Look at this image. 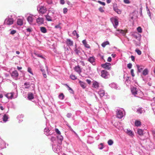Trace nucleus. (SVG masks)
<instances>
[{
  "mask_svg": "<svg viewBox=\"0 0 155 155\" xmlns=\"http://www.w3.org/2000/svg\"><path fill=\"white\" fill-rule=\"evenodd\" d=\"M50 139L51 142H53V144L58 143L59 144H61L63 140V137L61 135H58L57 136L53 134L50 135Z\"/></svg>",
  "mask_w": 155,
  "mask_h": 155,
  "instance_id": "obj_1",
  "label": "nucleus"
},
{
  "mask_svg": "<svg viewBox=\"0 0 155 155\" xmlns=\"http://www.w3.org/2000/svg\"><path fill=\"white\" fill-rule=\"evenodd\" d=\"M125 115V111L123 109H117V117L121 119Z\"/></svg>",
  "mask_w": 155,
  "mask_h": 155,
  "instance_id": "obj_2",
  "label": "nucleus"
},
{
  "mask_svg": "<svg viewBox=\"0 0 155 155\" xmlns=\"http://www.w3.org/2000/svg\"><path fill=\"white\" fill-rule=\"evenodd\" d=\"M17 92L15 90V92H12L10 93H8L5 95L6 97L8 99H12L16 98L17 97Z\"/></svg>",
  "mask_w": 155,
  "mask_h": 155,
  "instance_id": "obj_3",
  "label": "nucleus"
},
{
  "mask_svg": "<svg viewBox=\"0 0 155 155\" xmlns=\"http://www.w3.org/2000/svg\"><path fill=\"white\" fill-rule=\"evenodd\" d=\"M37 10L40 13L42 14L45 13L47 11L46 8L41 5H39L37 6Z\"/></svg>",
  "mask_w": 155,
  "mask_h": 155,
  "instance_id": "obj_4",
  "label": "nucleus"
},
{
  "mask_svg": "<svg viewBox=\"0 0 155 155\" xmlns=\"http://www.w3.org/2000/svg\"><path fill=\"white\" fill-rule=\"evenodd\" d=\"M14 20L13 18H12V17H8L6 18L4 21V24L7 25H11L13 24L14 23Z\"/></svg>",
  "mask_w": 155,
  "mask_h": 155,
  "instance_id": "obj_5",
  "label": "nucleus"
},
{
  "mask_svg": "<svg viewBox=\"0 0 155 155\" xmlns=\"http://www.w3.org/2000/svg\"><path fill=\"white\" fill-rule=\"evenodd\" d=\"M60 149V146L56 143L52 144V149L55 153H58L61 151Z\"/></svg>",
  "mask_w": 155,
  "mask_h": 155,
  "instance_id": "obj_6",
  "label": "nucleus"
},
{
  "mask_svg": "<svg viewBox=\"0 0 155 155\" xmlns=\"http://www.w3.org/2000/svg\"><path fill=\"white\" fill-rule=\"evenodd\" d=\"M101 76L105 79L108 78L110 77L108 72L105 70H102L101 72Z\"/></svg>",
  "mask_w": 155,
  "mask_h": 155,
  "instance_id": "obj_7",
  "label": "nucleus"
},
{
  "mask_svg": "<svg viewBox=\"0 0 155 155\" xmlns=\"http://www.w3.org/2000/svg\"><path fill=\"white\" fill-rule=\"evenodd\" d=\"M111 21L113 24V26L115 28H116L117 26L118 25V20L115 18H111Z\"/></svg>",
  "mask_w": 155,
  "mask_h": 155,
  "instance_id": "obj_8",
  "label": "nucleus"
},
{
  "mask_svg": "<svg viewBox=\"0 0 155 155\" xmlns=\"http://www.w3.org/2000/svg\"><path fill=\"white\" fill-rule=\"evenodd\" d=\"M35 17L34 15H30L27 18V20L29 23L31 25L33 24V22L34 20V17Z\"/></svg>",
  "mask_w": 155,
  "mask_h": 155,
  "instance_id": "obj_9",
  "label": "nucleus"
},
{
  "mask_svg": "<svg viewBox=\"0 0 155 155\" xmlns=\"http://www.w3.org/2000/svg\"><path fill=\"white\" fill-rule=\"evenodd\" d=\"M45 134L47 136H49L53 134L52 130H50L48 128H45L44 130Z\"/></svg>",
  "mask_w": 155,
  "mask_h": 155,
  "instance_id": "obj_10",
  "label": "nucleus"
},
{
  "mask_svg": "<svg viewBox=\"0 0 155 155\" xmlns=\"http://www.w3.org/2000/svg\"><path fill=\"white\" fill-rule=\"evenodd\" d=\"M95 59L94 56L90 57L88 59L87 61L90 62L92 65H95Z\"/></svg>",
  "mask_w": 155,
  "mask_h": 155,
  "instance_id": "obj_11",
  "label": "nucleus"
},
{
  "mask_svg": "<svg viewBox=\"0 0 155 155\" xmlns=\"http://www.w3.org/2000/svg\"><path fill=\"white\" fill-rule=\"evenodd\" d=\"M131 91L133 95H134L135 96L138 97V94L139 92L137 90L136 88L134 87L131 88Z\"/></svg>",
  "mask_w": 155,
  "mask_h": 155,
  "instance_id": "obj_12",
  "label": "nucleus"
},
{
  "mask_svg": "<svg viewBox=\"0 0 155 155\" xmlns=\"http://www.w3.org/2000/svg\"><path fill=\"white\" fill-rule=\"evenodd\" d=\"M66 43L68 46H72L73 45V41L70 39L67 38L66 41Z\"/></svg>",
  "mask_w": 155,
  "mask_h": 155,
  "instance_id": "obj_13",
  "label": "nucleus"
},
{
  "mask_svg": "<svg viewBox=\"0 0 155 155\" xmlns=\"http://www.w3.org/2000/svg\"><path fill=\"white\" fill-rule=\"evenodd\" d=\"M33 85L32 87L34 85L31 83L26 82L24 84V87L25 89H29L31 86Z\"/></svg>",
  "mask_w": 155,
  "mask_h": 155,
  "instance_id": "obj_14",
  "label": "nucleus"
},
{
  "mask_svg": "<svg viewBox=\"0 0 155 155\" xmlns=\"http://www.w3.org/2000/svg\"><path fill=\"white\" fill-rule=\"evenodd\" d=\"M44 20L42 18L38 17L36 19V22L39 25L43 24Z\"/></svg>",
  "mask_w": 155,
  "mask_h": 155,
  "instance_id": "obj_15",
  "label": "nucleus"
},
{
  "mask_svg": "<svg viewBox=\"0 0 155 155\" xmlns=\"http://www.w3.org/2000/svg\"><path fill=\"white\" fill-rule=\"evenodd\" d=\"M110 64L108 63H106L105 64H102V66L103 68L108 70L110 68Z\"/></svg>",
  "mask_w": 155,
  "mask_h": 155,
  "instance_id": "obj_16",
  "label": "nucleus"
},
{
  "mask_svg": "<svg viewBox=\"0 0 155 155\" xmlns=\"http://www.w3.org/2000/svg\"><path fill=\"white\" fill-rule=\"evenodd\" d=\"M109 86L112 88L117 89L118 88L117 85L115 83L113 82L109 84Z\"/></svg>",
  "mask_w": 155,
  "mask_h": 155,
  "instance_id": "obj_17",
  "label": "nucleus"
},
{
  "mask_svg": "<svg viewBox=\"0 0 155 155\" xmlns=\"http://www.w3.org/2000/svg\"><path fill=\"white\" fill-rule=\"evenodd\" d=\"M18 75V73L16 70L13 71L12 73L11 76L13 78H16Z\"/></svg>",
  "mask_w": 155,
  "mask_h": 155,
  "instance_id": "obj_18",
  "label": "nucleus"
},
{
  "mask_svg": "<svg viewBox=\"0 0 155 155\" xmlns=\"http://www.w3.org/2000/svg\"><path fill=\"white\" fill-rule=\"evenodd\" d=\"M74 70L78 74H80L81 71V68L79 65L75 66L74 68Z\"/></svg>",
  "mask_w": 155,
  "mask_h": 155,
  "instance_id": "obj_19",
  "label": "nucleus"
},
{
  "mask_svg": "<svg viewBox=\"0 0 155 155\" xmlns=\"http://www.w3.org/2000/svg\"><path fill=\"white\" fill-rule=\"evenodd\" d=\"M93 87L95 88H97L99 87V83L96 81H94L92 83Z\"/></svg>",
  "mask_w": 155,
  "mask_h": 155,
  "instance_id": "obj_20",
  "label": "nucleus"
},
{
  "mask_svg": "<svg viewBox=\"0 0 155 155\" xmlns=\"http://www.w3.org/2000/svg\"><path fill=\"white\" fill-rule=\"evenodd\" d=\"M28 100H31L34 98V96L33 94L31 92H29L28 94Z\"/></svg>",
  "mask_w": 155,
  "mask_h": 155,
  "instance_id": "obj_21",
  "label": "nucleus"
},
{
  "mask_svg": "<svg viewBox=\"0 0 155 155\" xmlns=\"http://www.w3.org/2000/svg\"><path fill=\"white\" fill-rule=\"evenodd\" d=\"M126 132L128 135L132 137L134 136L133 132L130 130L127 129Z\"/></svg>",
  "mask_w": 155,
  "mask_h": 155,
  "instance_id": "obj_22",
  "label": "nucleus"
},
{
  "mask_svg": "<svg viewBox=\"0 0 155 155\" xmlns=\"http://www.w3.org/2000/svg\"><path fill=\"white\" fill-rule=\"evenodd\" d=\"M17 24L20 26L22 25L23 24V19L18 18L17 21Z\"/></svg>",
  "mask_w": 155,
  "mask_h": 155,
  "instance_id": "obj_23",
  "label": "nucleus"
},
{
  "mask_svg": "<svg viewBox=\"0 0 155 155\" xmlns=\"http://www.w3.org/2000/svg\"><path fill=\"white\" fill-rule=\"evenodd\" d=\"M99 94L100 95L101 97H103L104 95L105 92L103 90H101L98 92Z\"/></svg>",
  "mask_w": 155,
  "mask_h": 155,
  "instance_id": "obj_24",
  "label": "nucleus"
},
{
  "mask_svg": "<svg viewBox=\"0 0 155 155\" xmlns=\"http://www.w3.org/2000/svg\"><path fill=\"white\" fill-rule=\"evenodd\" d=\"M82 42L85 47L88 48H90V46L87 44L86 40H83Z\"/></svg>",
  "mask_w": 155,
  "mask_h": 155,
  "instance_id": "obj_25",
  "label": "nucleus"
},
{
  "mask_svg": "<svg viewBox=\"0 0 155 155\" xmlns=\"http://www.w3.org/2000/svg\"><path fill=\"white\" fill-rule=\"evenodd\" d=\"M138 72H140L142 71L143 69L144 68V67L142 66H140L138 65H136Z\"/></svg>",
  "mask_w": 155,
  "mask_h": 155,
  "instance_id": "obj_26",
  "label": "nucleus"
},
{
  "mask_svg": "<svg viewBox=\"0 0 155 155\" xmlns=\"http://www.w3.org/2000/svg\"><path fill=\"white\" fill-rule=\"evenodd\" d=\"M79 83L81 86L83 88H85L86 87V85L85 83L83 81H80L79 82Z\"/></svg>",
  "mask_w": 155,
  "mask_h": 155,
  "instance_id": "obj_27",
  "label": "nucleus"
},
{
  "mask_svg": "<svg viewBox=\"0 0 155 155\" xmlns=\"http://www.w3.org/2000/svg\"><path fill=\"white\" fill-rule=\"evenodd\" d=\"M40 30L43 33H45L47 32V30L46 28L44 27H40Z\"/></svg>",
  "mask_w": 155,
  "mask_h": 155,
  "instance_id": "obj_28",
  "label": "nucleus"
},
{
  "mask_svg": "<svg viewBox=\"0 0 155 155\" xmlns=\"http://www.w3.org/2000/svg\"><path fill=\"white\" fill-rule=\"evenodd\" d=\"M8 118V116L6 114H4L3 116V120L4 122H5Z\"/></svg>",
  "mask_w": 155,
  "mask_h": 155,
  "instance_id": "obj_29",
  "label": "nucleus"
},
{
  "mask_svg": "<svg viewBox=\"0 0 155 155\" xmlns=\"http://www.w3.org/2000/svg\"><path fill=\"white\" fill-rule=\"evenodd\" d=\"M113 9L114 10L117 14H120L121 13V11L120 9H118L117 7H114Z\"/></svg>",
  "mask_w": 155,
  "mask_h": 155,
  "instance_id": "obj_30",
  "label": "nucleus"
},
{
  "mask_svg": "<svg viewBox=\"0 0 155 155\" xmlns=\"http://www.w3.org/2000/svg\"><path fill=\"white\" fill-rule=\"evenodd\" d=\"M141 123L140 121L138 120H136L135 122V125L136 126L138 127L140 126Z\"/></svg>",
  "mask_w": 155,
  "mask_h": 155,
  "instance_id": "obj_31",
  "label": "nucleus"
},
{
  "mask_svg": "<svg viewBox=\"0 0 155 155\" xmlns=\"http://www.w3.org/2000/svg\"><path fill=\"white\" fill-rule=\"evenodd\" d=\"M137 133L140 136L143 135V130L141 129H138L137 131Z\"/></svg>",
  "mask_w": 155,
  "mask_h": 155,
  "instance_id": "obj_32",
  "label": "nucleus"
},
{
  "mask_svg": "<svg viewBox=\"0 0 155 155\" xmlns=\"http://www.w3.org/2000/svg\"><path fill=\"white\" fill-rule=\"evenodd\" d=\"M143 111V109L142 108L138 107L137 109L136 112L138 114H141Z\"/></svg>",
  "mask_w": 155,
  "mask_h": 155,
  "instance_id": "obj_33",
  "label": "nucleus"
},
{
  "mask_svg": "<svg viewBox=\"0 0 155 155\" xmlns=\"http://www.w3.org/2000/svg\"><path fill=\"white\" fill-rule=\"evenodd\" d=\"M46 20L48 21H52L51 18L48 15H45Z\"/></svg>",
  "mask_w": 155,
  "mask_h": 155,
  "instance_id": "obj_34",
  "label": "nucleus"
},
{
  "mask_svg": "<svg viewBox=\"0 0 155 155\" xmlns=\"http://www.w3.org/2000/svg\"><path fill=\"white\" fill-rule=\"evenodd\" d=\"M148 73V71L147 68L145 69L143 71L142 74L144 76L147 75Z\"/></svg>",
  "mask_w": 155,
  "mask_h": 155,
  "instance_id": "obj_35",
  "label": "nucleus"
},
{
  "mask_svg": "<svg viewBox=\"0 0 155 155\" xmlns=\"http://www.w3.org/2000/svg\"><path fill=\"white\" fill-rule=\"evenodd\" d=\"M117 31L121 34H122L124 36H125L126 35V32L124 30H117Z\"/></svg>",
  "mask_w": 155,
  "mask_h": 155,
  "instance_id": "obj_36",
  "label": "nucleus"
},
{
  "mask_svg": "<svg viewBox=\"0 0 155 155\" xmlns=\"http://www.w3.org/2000/svg\"><path fill=\"white\" fill-rule=\"evenodd\" d=\"M109 43L108 41L104 42L101 44V46L103 48H104L107 45H109Z\"/></svg>",
  "mask_w": 155,
  "mask_h": 155,
  "instance_id": "obj_37",
  "label": "nucleus"
},
{
  "mask_svg": "<svg viewBox=\"0 0 155 155\" xmlns=\"http://www.w3.org/2000/svg\"><path fill=\"white\" fill-rule=\"evenodd\" d=\"M72 34L75 36H76L77 38H78L79 37L78 34L77 33L76 30L74 31L72 33Z\"/></svg>",
  "mask_w": 155,
  "mask_h": 155,
  "instance_id": "obj_38",
  "label": "nucleus"
},
{
  "mask_svg": "<svg viewBox=\"0 0 155 155\" xmlns=\"http://www.w3.org/2000/svg\"><path fill=\"white\" fill-rule=\"evenodd\" d=\"M64 95L62 93H61L58 96V98L61 100L64 99Z\"/></svg>",
  "mask_w": 155,
  "mask_h": 155,
  "instance_id": "obj_39",
  "label": "nucleus"
},
{
  "mask_svg": "<svg viewBox=\"0 0 155 155\" xmlns=\"http://www.w3.org/2000/svg\"><path fill=\"white\" fill-rule=\"evenodd\" d=\"M75 47L74 50V51L78 55L80 53V51L78 50L76 48V45H75Z\"/></svg>",
  "mask_w": 155,
  "mask_h": 155,
  "instance_id": "obj_40",
  "label": "nucleus"
},
{
  "mask_svg": "<svg viewBox=\"0 0 155 155\" xmlns=\"http://www.w3.org/2000/svg\"><path fill=\"white\" fill-rule=\"evenodd\" d=\"M49 12L52 13V14H54L55 10L52 8H50L49 9Z\"/></svg>",
  "mask_w": 155,
  "mask_h": 155,
  "instance_id": "obj_41",
  "label": "nucleus"
},
{
  "mask_svg": "<svg viewBox=\"0 0 155 155\" xmlns=\"http://www.w3.org/2000/svg\"><path fill=\"white\" fill-rule=\"evenodd\" d=\"M107 143L109 145L111 146L113 144L114 142L113 140L110 139L108 140Z\"/></svg>",
  "mask_w": 155,
  "mask_h": 155,
  "instance_id": "obj_42",
  "label": "nucleus"
},
{
  "mask_svg": "<svg viewBox=\"0 0 155 155\" xmlns=\"http://www.w3.org/2000/svg\"><path fill=\"white\" fill-rule=\"evenodd\" d=\"M61 24V23H59L58 25H57L55 26V28H59L60 30H61L62 28L60 26V25Z\"/></svg>",
  "mask_w": 155,
  "mask_h": 155,
  "instance_id": "obj_43",
  "label": "nucleus"
},
{
  "mask_svg": "<svg viewBox=\"0 0 155 155\" xmlns=\"http://www.w3.org/2000/svg\"><path fill=\"white\" fill-rule=\"evenodd\" d=\"M135 51L137 53L138 55H140L141 54V51L139 49H136L135 50Z\"/></svg>",
  "mask_w": 155,
  "mask_h": 155,
  "instance_id": "obj_44",
  "label": "nucleus"
},
{
  "mask_svg": "<svg viewBox=\"0 0 155 155\" xmlns=\"http://www.w3.org/2000/svg\"><path fill=\"white\" fill-rule=\"evenodd\" d=\"M66 85L68 87V90L71 93H73L74 92H73V90L72 89L71 87H69L66 84Z\"/></svg>",
  "mask_w": 155,
  "mask_h": 155,
  "instance_id": "obj_45",
  "label": "nucleus"
},
{
  "mask_svg": "<svg viewBox=\"0 0 155 155\" xmlns=\"http://www.w3.org/2000/svg\"><path fill=\"white\" fill-rule=\"evenodd\" d=\"M137 30L138 32L139 33H141L142 32V29L140 27H138L137 28Z\"/></svg>",
  "mask_w": 155,
  "mask_h": 155,
  "instance_id": "obj_46",
  "label": "nucleus"
},
{
  "mask_svg": "<svg viewBox=\"0 0 155 155\" xmlns=\"http://www.w3.org/2000/svg\"><path fill=\"white\" fill-rule=\"evenodd\" d=\"M19 35L18 33H17L16 36L14 37V39L15 41L18 40L19 39Z\"/></svg>",
  "mask_w": 155,
  "mask_h": 155,
  "instance_id": "obj_47",
  "label": "nucleus"
},
{
  "mask_svg": "<svg viewBox=\"0 0 155 155\" xmlns=\"http://www.w3.org/2000/svg\"><path fill=\"white\" fill-rule=\"evenodd\" d=\"M35 55L37 57H40L42 59H44V58L43 56L41 54H35Z\"/></svg>",
  "mask_w": 155,
  "mask_h": 155,
  "instance_id": "obj_48",
  "label": "nucleus"
},
{
  "mask_svg": "<svg viewBox=\"0 0 155 155\" xmlns=\"http://www.w3.org/2000/svg\"><path fill=\"white\" fill-rule=\"evenodd\" d=\"M70 77L73 80H75L77 78L74 75H70Z\"/></svg>",
  "mask_w": 155,
  "mask_h": 155,
  "instance_id": "obj_49",
  "label": "nucleus"
},
{
  "mask_svg": "<svg viewBox=\"0 0 155 155\" xmlns=\"http://www.w3.org/2000/svg\"><path fill=\"white\" fill-rule=\"evenodd\" d=\"M55 132H56L57 133V134H58V135H61V132H60V131L59 130L57 129V128H56L55 129Z\"/></svg>",
  "mask_w": 155,
  "mask_h": 155,
  "instance_id": "obj_50",
  "label": "nucleus"
},
{
  "mask_svg": "<svg viewBox=\"0 0 155 155\" xmlns=\"http://www.w3.org/2000/svg\"><path fill=\"white\" fill-rule=\"evenodd\" d=\"M10 31H11L10 34L12 35H14L16 32V31L15 30H12L10 29Z\"/></svg>",
  "mask_w": 155,
  "mask_h": 155,
  "instance_id": "obj_51",
  "label": "nucleus"
},
{
  "mask_svg": "<svg viewBox=\"0 0 155 155\" xmlns=\"http://www.w3.org/2000/svg\"><path fill=\"white\" fill-rule=\"evenodd\" d=\"M28 72H29V73H30L31 74H32V75L33 74V73L31 71V69L30 68L28 67Z\"/></svg>",
  "mask_w": 155,
  "mask_h": 155,
  "instance_id": "obj_52",
  "label": "nucleus"
},
{
  "mask_svg": "<svg viewBox=\"0 0 155 155\" xmlns=\"http://www.w3.org/2000/svg\"><path fill=\"white\" fill-rule=\"evenodd\" d=\"M134 70L133 69H132L131 70V71H130V73H131V75H132V76L133 77H134V76H135V74L134 73Z\"/></svg>",
  "mask_w": 155,
  "mask_h": 155,
  "instance_id": "obj_53",
  "label": "nucleus"
},
{
  "mask_svg": "<svg viewBox=\"0 0 155 155\" xmlns=\"http://www.w3.org/2000/svg\"><path fill=\"white\" fill-rule=\"evenodd\" d=\"M103 144L102 143H101L99 145V148L101 150L103 148Z\"/></svg>",
  "mask_w": 155,
  "mask_h": 155,
  "instance_id": "obj_54",
  "label": "nucleus"
},
{
  "mask_svg": "<svg viewBox=\"0 0 155 155\" xmlns=\"http://www.w3.org/2000/svg\"><path fill=\"white\" fill-rule=\"evenodd\" d=\"M97 2L103 6H105V3L104 2H102L100 1H98Z\"/></svg>",
  "mask_w": 155,
  "mask_h": 155,
  "instance_id": "obj_55",
  "label": "nucleus"
},
{
  "mask_svg": "<svg viewBox=\"0 0 155 155\" xmlns=\"http://www.w3.org/2000/svg\"><path fill=\"white\" fill-rule=\"evenodd\" d=\"M46 2L49 5L51 4L52 3V0H47Z\"/></svg>",
  "mask_w": 155,
  "mask_h": 155,
  "instance_id": "obj_56",
  "label": "nucleus"
},
{
  "mask_svg": "<svg viewBox=\"0 0 155 155\" xmlns=\"http://www.w3.org/2000/svg\"><path fill=\"white\" fill-rule=\"evenodd\" d=\"M99 10L101 12H104V10L101 7H100L99 8Z\"/></svg>",
  "mask_w": 155,
  "mask_h": 155,
  "instance_id": "obj_57",
  "label": "nucleus"
},
{
  "mask_svg": "<svg viewBox=\"0 0 155 155\" xmlns=\"http://www.w3.org/2000/svg\"><path fill=\"white\" fill-rule=\"evenodd\" d=\"M132 67V64L131 63H129L127 65V67L128 68L130 69Z\"/></svg>",
  "mask_w": 155,
  "mask_h": 155,
  "instance_id": "obj_58",
  "label": "nucleus"
},
{
  "mask_svg": "<svg viewBox=\"0 0 155 155\" xmlns=\"http://www.w3.org/2000/svg\"><path fill=\"white\" fill-rule=\"evenodd\" d=\"M68 127L70 130L71 131L74 132L76 134H77L73 130V129L71 128V127L70 126H68Z\"/></svg>",
  "mask_w": 155,
  "mask_h": 155,
  "instance_id": "obj_59",
  "label": "nucleus"
},
{
  "mask_svg": "<svg viewBox=\"0 0 155 155\" xmlns=\"http://www.w3.org/2000/svg\"><path fill=\"white\" fill-rule=\"evenodd\" d=\"M72 115V114L71 113H68L66 115V116L68 118H70Z\"/></svg>",
  "mask_w": 155,
  "mask_h": 155,
  "instance_id": "obj_60",
  "label": "nucleus"
},
{
  "mask_svg": "<svg viewBox=\"0 0 155 155\" xmlns=\"http://www.w3.org/2000/svg\"><path fill=\"white\" fill-rule=\"evenodd\" d=\"M67 9L66 8H64L63 9V13L64 14H66L67 12Z\"/></svg>",
  "mask_w": 155,
  "mask_h": 155,
  "instance_id": "obj_61",
  "label": "nucleus"
},
{
  "mask_svg": "<svg viewBox=\"0 0 155 155\" xmlns=\"http://www.w3.org/2000/svg\"><path fill=\"white\" fill-rule=\"evenodd\" d=\"M32 29L31 28H28L26 29V31L28 32H30L31 31Z\"/></svg>",
  "mask_w": 155,
  "mask_h": 155,
  "instance_id": "obj_62",
  "label": "nucleus"
},
{
  "mask_svg": "<svg viewBox=\"0 0 155 155\" xmlns=\"http://www.w3.org/2000/svg\"><path fill=\"white\" fill-rule=\"evenodd\" d=\"M65 3L64 0H60V3L61 5H64Z\"/></svg>",
  "mask_w": 155,
  "mask_h": 155,
  "instance_id": "obj_63",
  "label": "nucleus"
},
{
  "mask_svg": "<svg viewBox=\"0 0 155 155\" xmlns=\"http://www.w3.org/2000/svg\"><path fill=\"white\" fill-rule=\"evenodd\" d=\"M86 81L88 84H91V81L89 79H86Z\"/></svg>",
  "mask_w": 155,
  "mask_h": 155,
  "instance_id": "obj_64",
  "label": "nucleus"
}]
</instances>
